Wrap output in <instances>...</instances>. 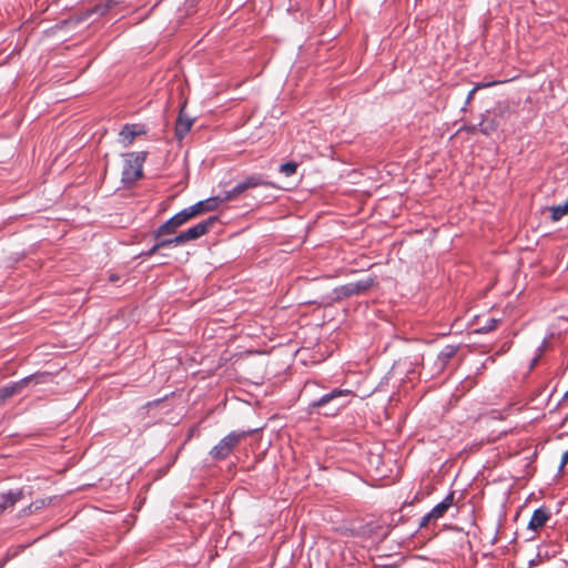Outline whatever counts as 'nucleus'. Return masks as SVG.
<instances>
[{
	"instance_id": "6",
	"label": "nucleus",
	"mask_w": 568,
	"mask_h": 568,
	"mask_svg": "<svg viewBox=\"0 0 568 568\" xmlns=\"http://www.w3.org/2000/svg\"><path fill=\"white\" fill-rule=\"evenodd\" d=\"M192 220L186 209L182 210L181 212L176 213L174 216H172L170 220H168L165 223H163L154 233V236L156 239L166 235V234H173L178 227L185 224L187 221Z\"/></svg>"
},
{
	"instance_id": "25",
	"label": "nucleus",
	"mask_w": 568,
	"mask_h": 568,
	"mask_svg": "<svg viewBox=\"0 0 568 568\" xmlns=\"http://www.w3.org/2000/svg\"><path fill=\"white\" fill-rule=\"evenodd\" d=\"M568 462V450H566L562 456H561V467L564 465H566V463Z\"/></svg>"
},
{
	"instance_id": "27",
	"label": "nucleus",
	"mask_w": 568,
	"mask_h": 568,
	"mask_svg": "<svg viewBox=\"0 0 568 568\" xmlns=\"http://www.w3.org/2000/svg\"><path fill=\"white\" fill-rule=\"evenodd\" d=\"M454 353H455V349L452 347L450 351L447 354H445V355L446 356H452Z\"/></svg>"
},
{
	"instance_id": "19",
	"label": "nucleus",
	"mask_w": 568,
	"mask_h": 568,
	"mask_svg": "<svg viewBox=\"0 0 568 568\" xmlns=\"http://www.w3.org/2000/svg\"><path fill=\"white\" fill-rule=\"evenodd\" d=\"M297 163L295 162H286L280 166V172L285 174L286 176H291L296 173Z\"/></svg>"
},
{
	"instance_id": "10",
	"label": "nucleus",
	"mask_w": 568,
	"mask_h": 568,
	"mask_svg": "<svg viewBox=\"0 0 568 568\" xmlns=\"http://www.w3.org/2000/svg\"><path fill=\"white\" fill-rule=\"evenodd\" d=\"M31 377H26L19 382L6 385L0 387V406L4 405V403L13 397L14 395L19 394L22 388L28 385Z\"/></svg>"
},
{
	"instance_id": "22",
	"label": "nucleus",
	"mask_w": 568,
	"mask_h": 568,
	"mask_svg": "<svg viewBox=\"0 0 568 568\" xmlns=\"http://www.w3.org/2000/svg\"><path fill=\"white\" fill-rule=\"evenodd\" d=\"M498 324H499V320L490 318L488 321L487 325H485L483 327V331H485V332L494 331L495 328H497Z\"/></svg>"
},
{
	"instance_id": "11",
	"label": "nucleus",
	"mask_w": 568,
	"mask_h": 568,
	"mask_svg": "<svg viewBox=\"0 0 568 568\" xmlns=\"http://www.w3.org/2000/svg\"><path fill=\"white\" fill-rule=\"evenodd\" d=\"M352 394V392L349 389H341V388H335L333 389L331 393L328 394H325L323 395L320 399L317 400H314L312 404H311V407L313 409H320V408H323L325 407L326 405H328L329 403L332 402H336L337 399H339L341 397H344V396H349Z\"/></svg>"
},
{
	"instance_id": "16",
	"label": "nucleus",
	"mask_w": 568,
	"mask_h": 568,
	"mask_svg": "<svg viewBox=\"0 0 568 568\" xmlns=\"http://www.w3.org/2000/svg\"><path fill=\"white\" fill-rule=\"evenodd\" d=\"M550 212V219L552 222L560 221L565 215L568 214V202L566 201L564 204L554 205L548 207Z\"/></svg>"
},
{
	"instance_id": "12",
	"label": "nucleus",
	"mask_w": 568,
	"mask_h": 568,
	"mask_svg": "<svg viewBox=\"0 0 568 568\" xmlns=\"http://www.w3.org/2000/svg\"><path fill=\"white\" fill-rule=\"evenodd\" d=\"M509 109H503V110H499L498 114H496L495 118H488V116H485L483 118L479 126H480V132L485 135H489L491 134L494 131H496V129L500 125V120L507 114L509 113Z\"/></svg>"
},
{
	"instance_id": "3",
	"label": "nucleus",
	"mask_w": 568,
	"mask_h": 568,
	"mask_svg": "<svg viewBox=\"0 0 568 568\" xmlns=\"http://www.w3.org/2000/svg\"><path fill=\"white\" fill-rule=\"evenodd\" d=\"M268 183L265 181L263 175L261 174H252L242 182L237 183L232 190L225 191L222 194V201H232L239 199L244 192L250 189H255L258 186H266Z\"/></svg>"
},
{
	"instance_id": "8",
	"label": "nucleus",
	"mask_w": 568,
	"mask_h": 568,
	"mask_svg": "<svg viewBox=\"0 0 568 568\" xmlns=\"http://www.w3.org/2000/svg\"><path fill=\"white\" fill-rule=\"evenodd\" d=\"M222 195L210 197L204 201H200L195 203L194 205L186 207V211L189 212L190 216L193 219L204 212H211L217 209V206L223 203Z\"/></svg>"
},
{
	"instance_id": "21",
	"label": "nucleus",
	"mask_w": 568,
	"mask_h": 568,
	"mask_svg": "<svg viewBox=\"0 0 568 568\" xmlns=\"http://www.w3.org/2000/svg\"><path fill=\"white\" fill-rule=\"evenodd\" d=\"M344 406H345V403H335V404L333 405V407H331L328 410L324 412V415H326V416H329V415H331V416H334V415H336V414L341 410V408H343Z\"/></svg>"
},
{
	"instance_id": "14",
	"label": "nucleus",
	"mask_w": 568,
	"mask_h": 568,
	"mask_svg": "<svg viewBox=\"0 0 568 568\" xmlns=\"http://www.w3.org/2000/svg\"><path fill=\"white\" fill-rule=\"evenodd\" d=\"M454 497L455 494L452 491L449 493L443 501L437 504L429 513L430 517H434L435 520L442 518L446 511L453 506L454 504Z\"/></svg>"
},
{
	"instance_id": "23",
	"label": "nucleus",
	"mask_w": 568,
	"mask_h": 568,
	"mask_svg": "<svg viewBox=\"0 0 568 568\" xmlns=\"http://www.w3.org/2000/svg\"><path fill=\"white\" fill-rule=\"evenodd\" d=\"M433 520H435V519H434V517H430V513H428V514H426V515L422 518V520H420V523H419V527H420V528H425V527H427V526H428V524H429L430 521H433Z\"/></svg>"
},
{
	"instance_id": "18",
	"label": "nucleus",
	"mask_w": 568,
	"mask_h": 568,
	"mask_svg": "<svg viewBox=\"0 0 568 568\" xmlns=\"http://www.w3.org/2000/svg\"><path fill=\"white\" fill-rule=\"evenodd\" d=\"M123 0H106L104 4H97L93 9L94 12L103 16L111 8L114 6L121 3Z\"/></svg>"
},
{
	"instance_id": "17",
	"label": "nucleus",
	"mask_w": 568,
	"mask_h": 568,
	"mask_svg": "<svg viewBox=\"0 0 568 568\" xmlns=\"http://www.w3.org/2000/svg\"><path fill=\"white\" fill-rule=\"evenodd\" d=\"M180 244H182V242L178 241V235L174 237H171V239L161 240L154 246H152L150 248V251L148 252V255L151 256V255L155 254L162 247L172 246V245L176 246Z\"/></svg>"
},
{
	"instance_id": "2",
	"label": "nucleus",
	"mask_w": 568,
	"mask_h": 568,
	"mask_svg": "<svg viewBox=\"0 0 568 568\" xmlns=\"http://www.w3.org/2000/svg\"><path fill=\"white\" fill-rule=\"evenodd\" d=\"M145 160V153L125 154L124 166L122 170V180L124 182H134L142 176V165Z\"/></svg>"
},
{
	"instance_id": "13",
	"label": "nucleus",
	"mask_w": 568,
	"mask_h": 568,
	"mask_svg": "<svg viewBox=\"0 0 568 568\" xmlns=\"http://www.w3.org/2000/svg\"><path fill=\"white\" fill-rule=\"evenodd\" d=\"M549 518L550 511L547 508H538L532 513L531 518L528 523V528L534 531H537L538 529L542 528L546 525Z\"/></svg>"
},
{
	"instance_id": "24",
	"label": "nucleus",
	"mask_w": 568,
	"mask_h": 568,
	"mask_svg": "<svg viewBox=\"0 0 568 568\" xmlns=\"http://www.w3.org/2000/svg\"><path fill=\"white\" fill-rule=\"evenodd\" d=\"M32 506L34 507V509H39L44 506V500L36 501V503L31 504L30 507H32Z\"/></svg>"
},
{
	"instance_id": "9",
	"label": "nucleus",
	"mask_w": 568,
	"mask_h": 568,
	"mask_svg": "<svg viewBox=\"0 0 568 568\" xmlns=\"http://www.w3.org/2000/svg\"><path fill=\"white\" fill-rule=\"evenodd\" d=\"M145 134V130L141 124H125L119 133V143L128 148L139 135Z\"/></svg>"
},
{
	"instance_id": "4",
	"label": "nucleus",
	"mask_w": 568,
	"mask_h": 568,
	"mask_svg": "<svg viewBox=\"0 0 568 568\" xmlns=\"http://www.w3.org/2000/svg\"><path fill=\"white\" fill-rule=\"evenodd\" d=\"M246 436V433H235L232 432L227 434L224 438H222L219 444H216L210 452V455L214 459H225L233 449L239 445V443Z\"/></svg>"
},
{
	"instance_id": "5",
	"label": "nucleus",
	"mask_w": 568,
	"mask_h": 568,
	"mask_svg": "<svg viewBox=\"0 0 568 568\" xmlns=\"http://www.w3.org/2000/svg\"><path fill=\"white\" fill-rule=\"evenodd\" d=\"M216 221H217V217L211 216L207 220L197 223L196 225L190 227L189 230L181 232L178 235V241H181L183 244L185 242L193 241V240L201 237L202 235L207 233L209 230H211L214 226Z\"/></svg>"
},
{
	"instance_id": "15",
	"label": "nucleus",
	"mask_w": 568,
	"mask_h": 568,
	"mask_svg": "<svg viewBox=\"0 0 568 568\" xmlns=\"http://www.w3.org/2000/svg\"><path fill=\"white\" fill-rule=\"evenodd\" d=\"M22 498L21 490L9 491L8 494L0 495V511H3Z\"/></svg>"
},
{
	"instance_id": "20",
	"label": "nucleus",
	"mask_w": 568,
	"mask_h": 568,
	"mask_svg": "<svg viewBox=\"0 0 568 568\" xmlns=\"http://www.w3.org/2000/svg\"><path fill=\"white\" fill-rule=\"evenodd\" d=\"M496 83H497V82H491V83H479V84H477L476 87H474V88L469 91V93H468V95H467V101H470V100L474 98L475 92H476V91H478L479 89L487 88V87H490V85L496 84Z\"/></svg>"
},
{
	"instance_id": "26",
	"label": "nucleus",
	"mask_w": 568,
	"mask_h": 568,
	"mask_svg": "<svg viewBox=\"0 0 568 568\" xmlns=\"http://www.w3.org/2000/svg\"><path fill=\"white\" fill-rule=\"evenodd\" d=\"M110 281L111 282H118L119 281V276L115 275V274H112V275H110Z\"/></svg>"
},
{
	"instance_id": "1",
	"label": "nucleus",
	"mask_w": 568,
	"mask_h": 568,
	"mask_svg": "<svg viewBox=\"0 0 568 568\" xmlns=\"http://www.w3.org/2000/svg\"><path fill=\"white\" fill-rule=\"evenodd\" d=\"M375 278L367 276L354 283H347L334 290L333 301L339 302L354 295H361L375 285Z\"/></svg>"
},
{
	"instance_id": "28",
	"label": "nucleus",
	"mask_w": 568,
	"mask_h": 568,
	"mask_svg": "<svg viewBox=\"0 0 568 568\" xmlns=\"http://www.w3.org/2000/svg\"><path fill=\"white\" fill-rule=\"evenodd\" d=\"M567 202H568V197H567Z\"/></svg>"
},
{
	"instance_id": "7",
	"label": "nucleus",
	"mask_w": 568,
	"mask_h": 568,
	"mask_svg": "<svg viewBox=\"0 0 568 568\" xmlns=\"http://www.w3.org/2000/svg\"><path fill=\"white\" fill-rule=\"evenodd\" d=\"M194 123V118L186 113V101H184L179 111V116L175 122V138L182 140L191 130Z\"/></svg>"
}]
</instances>
